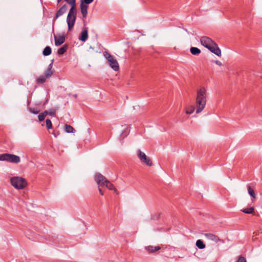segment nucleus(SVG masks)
<instances>
[{
	"mask_svg": "<svg viewBox=\"0 0 262 262\" xmlns=\"http://www.w3.org/2000/svg\"><path fill=\"white\" fill-rule=\"evenodd\" d=\"M52 66L50 64L48 68V69L46 70L45 72V77L46 78H49L52 75V71L51 70Z\"/></svg>",
	"mask_w": 262,
	"mask_h": 262,
	"instance_id": "obj_17",
	"label": "nucleus"
},
{
	"mask_svg": "<svg viewBox=\"0 0 262 262\" xmlns=\"http://www.w3.org/2000/svg\"><path fill=\"white\" fill-rule=\"evenodd\" d=\"M214 62L215 64H216L217 66H218L219 67H221L223 66L222 62L221 61H220V60H214Z\"/></svg>",
	"mask_w": 262,
	"mask_h": 262,
	"instance_id": "obj_32",
	"label": "nucleus"
},
{
	"mask_svg": "<svg viewBox=\"0 0 262 262\" xmlns=\"http://www.w3.org/2000/svg\"><path fill=\"white\" fill-rule=\"evenodd\" d=\"M129 128L128 127H126L124 131L122 132V138H125V137H126L128 134H129Z\"/></svg>",
	"mask_w": 262,
	"mask_h": 262,
	"instance_id": "obj_27",
	"label": "nucleus"
},
{
	"mask_svg": "<svg viewBox=\"0 0 262 262\" xmlns=\"http://www.w3.org/2000/svg\"><path fill=\"white\" fill-rule=\"evenodd\" d=\"M191 53L193 55H199L201 53V50L196 47H191L190 49Z\"/></svg>",
	"mask_w": 262,
	"mask_h": 262,
	"instance_id": "obj_19",
	"label": "nucleus"
},
{
	"mask_svg": "<svg viewBox=\"0 0 262 262\" xmlns=\"http://www.w3.org/2000/svg\"><path fill=\"white\" fill-rule=\"evenodd\" d=\"M49 114H50V115H54V114H55V112H54V111H53V112H50L49 113Z\"/></svg>",
	"mask_w": 262,
	"mask_h": 262,
	"instance_id": "obj_35",
	"label": "nucleus"
},
{
	"mask_svg": "<svg viewBox=\"0 0 262 262\" xmlns=\"http://www.w3.org/2000/svg\"><path fill=\"white\" fill-rule=\"evenodd\" d=\"M204 235L208 241H212L215 243H218L221 241V239L217 235L213 233H207L204 234Z\"/></svg>",
	"mask_w": 262,
	"mask_h": 262,
	"instance_id": "obj_9",
	"label": "nucleus"
},
{
	"mask_svg": "<svg viewBox=\"0 0 262 262\" xmlns=\"http://www.w3.org/2000/svg\"><path fill=\"white\" fill-rule=\"evenodd\" d=\"M237 262H247L246 258L243 256H239Z\"/></svg>",
	"mask_w": 262,
	"mask_h": 262,
	"instance_id": "obj_30",
	"label": "nucleus"
},
{
	"mask_svg": "<svg viewBox=\"0 0 262 262\" xmlns=\"http://www.w3.org/2000/svg\"><path fill=\"white\" fill-rule=\"evenodd\" d=\"M48 113L47 111H45L43 113L39 114L38 115V119L40 121H41L43 120L46 117V116L48 115Z\"/></svg>",
	"mask_w": 262,
	"mask_h": 262,
	"instance_id": "obj_25",
	"label": "nucleus"
},
{
	"mask_svg": "<svg viewBox=\"0 0 262 262\" xmlns=\"http://www.w3.org/2000/svg\"><path fill=\"white\" fill-rule=\"evenodd\" d=\"M247 189H248V192L249 194L253 199H255L256 196V194L255 193L254 189L250 186H248Z\"/></svg>",
	"mask_w": 262,
	"mask_h": 262,
	"instance_id": "obj_16",
	"label": "nucleus"
},
{
	"mask_svg": "<svg viewBox=\"0 0 262 262\" xmlns=\"http://www.w3.org/2000/svg\"><path fill=\"white\" fill-rule=\"evenodd\" d=\"M93 1V0H82L81 3H84L85 4V5L88 6V5L91 4Z\"/></svg>",
	"mask_w": 262,
	"mask_h": 262,
	"instance_id": "obj_31",
	"label": "nucleus"
},
{
	"mask_svg": "<svg viewBox=\"0 0 262 262\" xmlns=\"http://www.w3.org/2000/svg\"><path fill=\"white\" fill-rule=\"evenodd\" d=\"M51 53V49L50 47H46L43 51V54L45 56H48Z\"/></svg>",
	"mask_w": 262,
	"mask_h": 262,
	"instance_id": "obj_24",
	"label": "nucleus"
},
{
	"mask_svg": "<svg viewBox=\"0 0 262 262\" xmlns=\"http://www.w3.org/2000/svg\"><path fill=\"white\" fill-rule=\"evenodd\" d=\"M67 3L71 5V8L76 9L75 5V0H66Z\"/></svg>",
	"mask_w": 262,
	"mask_h": 262,
	"instance_id": "obj_28",
	"label": "nucleus"
},
{
	"mask_svg": "<svg viewBox=\"0 0 262 262\" xmlns=\"http://www.w3.org/2000/svg\"><path fill=\"white\" fill-rule=\"evenodd\" d=\"M68 46L64 45L63 47L58 49L57 53L59 55L63 54L67 50Z\"/></svg>",
	"mask_w": 262,
	"mask_h": 262,
	"instance_id": "obj_20",
	"label": "nucleus"
},
{
	"mask_svg": "<svg viewBox=\"0 0 262 262\" xmlns=\"http://www.w3.org/2000/svg\"><path fill=\"white\" fill-rule=\"evenodd\" d=\"M99 193H100V194L101 195H103V194H104V193H103V191L102 190V189H101V188H100V187H99Z\"/></svg>",
	"mask_w": 262,
	"mask_h": 262,
	"instance_id": "obj_34",
	"label": "nucleus"
},
{
	"mask_svg": "<svg viewBox=\"0 0 262 262\" xmlns=\"http://www.w3.org/2000/svg\"><path fill=\"white\" fill-rule=\"evenodd\" d=\"M88 6L85 5L84 3L80 4V11L83 18H85L88 14Z\"/></svg>",
	"mask_w": 262,
	"mask_h": 262,
	"instance_id": "obj_12",
	"label": "nucleus"
},
{
	"mask_svg": "<svg viewBox=\"0 0 262 262\" xmlns=\"http://www.w3.org/2000/svg\"><path fill=\"white\" fill-rule=\"evenodd\" d=\"M110 67L115 71H118L119 69V65L117 59L112 55L108 53H105L104 54Z\"/></svg>",
	"mask_w": 262,
	"mask_h": 262,
	"instance_id": "obj_6",
	"label": "nucleus"
},
{
	"mask_svg": "<svg viewBox=\"0 0 262 262\" xmlns=\"http://www.w3.org/2000/svg\"><path fill=\"white\" fill-rule=\"evenodd\" d=\"M88 37V33L86 29H84L82 31L81 34V36L79 39L82 41H85Z\"/></svg>",
	"mask_w": 262,
	"mask_h": 262,
	"instance_id": "obj_14",
	"label": "nucleus"
},
{
	"mask_svg": "<svg viewBox=\"0 0 262 262\" xmlns=\"http://www.w3.org/2000/svg\"><path fill=\"white\" fill-rule=\"evenodd\" d=\"M95 181L100 187L104 186L108 180L101 174L97 173L95 176Z\"/></svg>",
	"mask_w": 262,
	"mask_h": 262,
	"instance_id": "obj_8",
	"label": "nucleus"
},
{
	"mask_svg": "<svg viewBox=\"0 0 262 262\" xmlns=\"http://www.w3.org/2000/svg\"><path fill=\"white\" fill-rule=\"evenodd\" d=\"M52 134H53V135L55 137H57V136L56 135V134H55L54 132H53V133H52Z\"/></svg>",
	"mask_w": 262,
	"mask_h": 262,
	"instance_id": "obj_36",
	"label": "nucleus"
},
{
	"mask_svg": "<svg viewBox=\"0 0 262 262\" xmlns=\"http://www.w3.org/2000/svg\"><path fill=\"white\" fill-rule=\"evenodd\" d=\"M55 45L59 46L65 41V37L63 34H57L54 35Z\"/></svg>",
	"mask_w": 262,
	"mask_h": 262,
	"instance_id": "obj_10",
	"label": "nucleus"
},
{
	"mask_svg": "<svg viewBox=\"0 0 262 262\" xmlns=\"http://www.w3.org/2000/svg\"><path fill=\"white\" fill-rule=\"evenodd\" d=\"M76 9L71 8L67 17V23L69 29L71 30L74 26L76 20Z\"/></svg>",
	"mask_w": 262,
	"mask_h": 262,
	"instance_id": "obj_7",
	"label": "nucleus"
},
{
	"mask_svg": "<svg viewBox=\"0 0 262 262\" xmlns=\"http://www.w3.org/2000/svg\"><path fill=\"white\" fill-rule=\"evenodd\" d=\"M161 249V247L159 246H148L145 247V249L150 253H154Z\"/></svg>",
	"mask_w": 262,
	"mask_h": 262,
	"instance_id": "obj_13",
	"label": "nucleus"
},
{
	"mask_svg": "<svg viewBox=\"0 0 262 262\" xmlns=\"http://www.w3.org/2000/svg\"><path fill=\"white\" fill-rule=\"evenodd\" d=\"M184 110L186 115H191L195 111V106L192 104H187Z\"/></svg>",
	"mask_w": 262,
	"mask_h": 262,
	"instance_id": "obj_11",
	"label": "nucleus"
},
{
	"mask_svg": "<svg viewBox=\"0 0 262 262\" xmlns=\"http://www.w3.org/2000/svg\"><path fill=\"white\" fill-rule=\"evenodd\" d=\"M196 247L201 249H203L205 248V245L204 244L203 241L201 239H198L196 242Z\"/></svg>",
	"mask_w": 262,
	"mask_h": 262,
	"instance_id": "obj_21",
	"label": "nucleus"
},
{
	"mask_svg": "<svg viewBox=\"0 0 262 262\" xmlns=\"http://www.w3.org/2000/svg\"><path fill=\"white\" fill-rule=\"evenodd\" d=\"M67 11V7L66 6H62L57 12L56 15V18H57L61 16Z\"/></svg>",
	"mask_w": 262,
	"mask_h": 262,
	"instance_id": "obj_15",
	"label": "nucleus"
},
{
	"mask_svg": "<svg viewBox=\"0 0 262 262\" xmlns=\"http://www.w3.org/2000/svg\"><path fill=\"white\" fill-rule=\"evenodd\" d=\"M30 112L33 114H38L39 113V111H35L34 108H30L29 109Z\"/></svg>",
	"mask_w": 262,
	"mask_h": 262,
	"instance_id": "obj_33",
	"label": "nucleus"
},
{
	"mask_svg": "<svg viewBox=\"0 0 262 262\" xmlns=\"http://www.w3.org/2000/svg\"><path fill=\"white\" fill-rule=\"evenodd\" d=\"M46 126L48 129L52 128V124L50 119H47L46 121Z\"/></svg>",
	"mask_w": 262,
	"mask_h": 262,
	"instance_id": "obj_29",
	"label": "nucleus"
},
{
	"mask_svg": "<svg viewBox=\"0 0 262 262\" xmlns=\"http://www.w3.org/2000/svg\"><path fill=\"white\" fill-rule=\"evenodd\" d=\"M136 156L140 162L144 165L150 167L152 166V161L151 158L146 155V154L141 149H138L136 151Z\"/></svg>",
	"mask_w": 262,
	"mask_h": 262,
	"instance_id": "obj_4",
	"label": "nucleus"
},
{
	"mask_svg": "<svg viewBox=\"0 0 262 262\" xmlns=\"http://www.w3.org/2000/svg\"><path fill=\"white\" fill-rule=\"evenodd\" d=\"M241 211L247 214H252L254 212V208L253 207L244 208L242 209Z\"/></svg>",
	"mask_w": 262,
	"mask_h": 262,
	"instance_id": "obj_18",
	"label": "nucleus"
},
{
	"mask_svg": "<svg viewBox=\"0 0 262 262\" xmlns=\"http://www.w3.org/2000/svg\"><path fill=\"white\" fill-rule=\"evenodd\" d=\"M9 181L11 186L18 190H23L28 185L27 180L21 176H15L11 177Z\"/></svg>",
	"mask_w": 262,
	"mask_h": 262,
	"instance_id": "obj_3",
	"label": "nucleus"
},
{
	"mask_svg": "<svg viewBox=\"0 0 262 262\" xmlns=\"http://www.w3.org/2000/svg\"><path fill=\"white\" fill-rule=\"evenodd\" d=\"M200 42L202 46L207 48L210 52L219 57L222 56V52L217 44L211 38L207 36L202 37Z\"/></svg>",
	"mask_w": 262,
	"mask_h": 262,
	"instance_id": "obj_2",
	"label": "nucleus"
},
{
	"mask_svg": "<svg viewBox=\"0 0 262 262\" xmlns=\"http://www.w3.org/2000/svg\"><path fill=\"white\" fill-rule=\"evenodd\" d=\"M58 1V3H59L61 0H57Z\"/></svg>",
	"mask_w": 262,
	"mask_h": 262,
	"instance_id": "obj_37",
	"label": "nucleus"
},
{
	"mask_svg": "<svg viewBox=\"0 0 262 262\" xmlns=\"http://www.w3.org/2000/svg\"><path fill=\"white\" fill-rule=\"evenodd\" d=\"M0 161L17 164L20 162V158L15 155L3 154L0 155Z\"/></svg>",
	"mask_w": 262,
	"mask_h": 262,
	"instance_id": "obj_5",
	"label": "nucleus"
},
{
	"mask_svg": "<svg viewBox=\"0 0 262 262\" xmlns=\"http://www.w3.org/2000/svg\"><path fill=\"white\" fill-rule=\"evenodd\" d=\"M207 90L205 87L199 88L196 96V113L199 114L203 111L207 102Z\"/></svg>",
	"mask_w": 262,
	"mask_h": 262,
	"instance_id": "obj_1",
	"label": "nucleus"
},
{
	"mask_svg": "<svg viewBox=\"0 0 262 262\" xmlns=\"http://www.w3.org/2000/svg\"><path fill=\"white\" fill-rule=\"evenodd\" d=\"M65 130L68 133H74L75 131L74 128L70 125H65Z\"/></svg>",
	"mask_w": 262,
	"mask_h": 262,
	"instance_id": "obj_23",
	"label": "nucleus"
},
{
	"mask_svg": "<svg viewBox=\"0 0 262 262\" xmlns=\"http://www.w3.org/2000/svg\"><path fill=\"white\" fill-rule=\"evenodd\" d=\"M46 78L45 76H41L37 79L36 82L37 83H42L46 81Z\"/></svg>",
	"mask_w": 262,
	"mask_h": 262,
	"instance_id": "obj_26",
	"label": "nucleus"
},
{
	"mask_svg": "<svg viewBox=\"0 0 262 262\" xmlns=\"http://www.w3.org/2000/svg\"><path fill=\"white\" fill-rule=\"evenodd\" d=\"M107 188L111 190L116 191V189L115 188L114 186L109 181H107L104 185Z\"/></svg>",
	"mask_w": 262,
	"mask_h": 262,
	"instance_id": "obj_22",
	"label": "nucleus"
}]
</instances>
